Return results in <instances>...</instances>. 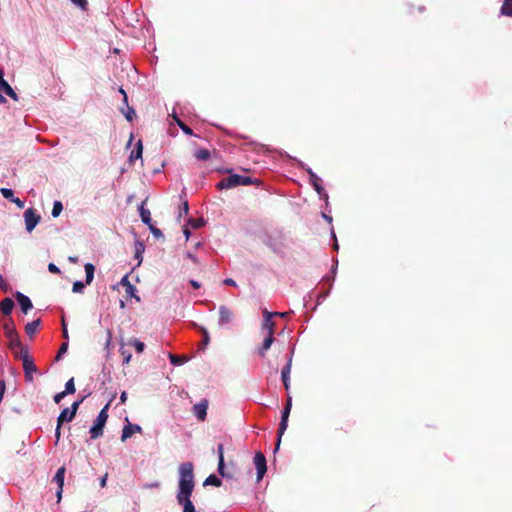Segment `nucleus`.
Returning <instances> with one entry per match:
<instances>
[{"instance_id":"1","label":"nucleus","mask_w":512,"mask_h":512,"mask_svg":"<svg viewBox=\"0 0 512 512\" xmlns=\"http://www.w3.org/2000/svg\"><path fill=\"white\" fill-rule=\"evenodd\" d=\"M179 473L180 479L177 501L179 504L188 503V501H191L190 497L194 489L193 464L191 462L181 464Z\"/></svg>"},{"instance_id":"2","label":"nucleus","mask_w":512,"mask_h":512,"mask_svg":"<svg viewBox=\"0 0 512 512\" xmlns=\"http://www.w3.org/2000/svg\"><path fill=\"white\" fill-rule=\"evenodd\" d=\"M260 180H253L251 177L241 176L237 174H232L226 178H223L220 182L217 183L216 187L219 190L223 189H231L237 186H247L250 184H259Z\"/></svg>"},{"instance_id":"3","label":"nucleus","mask_w":512,"mask_h":512,"mask_svg":"<svg viewBox=\"0 0 512 512\" xmlns=\"http://www.w3.org/2000/svg\"><path fill=\"white\" fill-rule=\"evenodd\" d=\"M4 330L6 337L9 339V348L13 352V354L17 355V349L21 351V349H26L27 347L23 346L19 335L14 327V323L12 319L9 320V322L4 324Z\"/></svg>"},{"instance_id":"4","label":"nucleus","mask_w":512,"mask_h":512,"mask_svg":"<svg viewBox=\"0 0 512 512\" xmlns=\"http://www.w3.org/2000/svg\"><path fill=\"white\" fill-rule=\"evenodd\" d=\"M109 403L106 404L99 412L93 426L90 429L91 439H98L103 435V429L108 419Z\"/></svg>"},{"instance_id":"5","label":"nucleus","mask_w":512,"mask_h":512,"mask_svg":"<svg viewBox=\"0 0 512 512\" xmlns=\"http://www.w3.org/2000/svg\"><path fill=\"white\" fill-rule=\"evenodd\" d=\"M291 408H292V397L288 394L286 405H285L284 410L282 412V417H281V421H280L279 428H278V435H277V442H276L275 451H277L279 449V446H280V443H281V438H282L283 434L285 433V431L287 429L288 418H289V415H290V412H291Z\"/></svg>"},{"instance_id":"6","label":"nucleus","mask_w":512,"mask_h":512,"mask_svg":"<svg viewBox=\"0 0 512 512\" xmlns=\"http://www.w3.org/2000/svg\"><path fill=\"white\" fill-rule=\"evenodd\" d=\"M20 359L22 360L25 379L27 381L31 382L33 380V373H35L37 371V367L34 364L32 357H30V355H29L28 348L21 349Z\"/></svg>"},{"instance_id":"7","label":"nucleus","mask_w":512,"mask_h":512,"mask_svg":"<svg viewBox=\"0 0 512 512\" xmlns=\"http://www.w3.org/2000/svg\"><path fill=\"white\" fill-rule=\"evenodd\" d=\"M41 220V216L36 213L35 209L28 208L24 212L25 228L28 233H31Z\"/></svg>"},{"instance_id":"8","label":"nucleus","mask_w":512,"mask_h":512,"mask_svg":"<svg viewBox=\"0 0 512 512\" xmlns=\"http://www.w3.org/2000/svg\"><path fill=\"white\" fill-rule=\"evenodd\" d=\"M254 464L257 469V481H260L267 471L266 458L262 452L255 453Z\"/></svg>"},{"instance_id":"9","label":"nucleus","mask_w":512,"mask_h":512,"mask_svg":"<svg viewBox=\"0 0 512 512\" xmlns=\"http://www.w3.org/2000/svg\"><path fill=\"white\" fill-rule=\"evenodd\" d=\"M234 314L230 308L225 305L219 307V324L221 326L229 324L233 321Z\"/></svg>"},{"instance_id":"10","label":"nucleus","mask_w":512,"mask_h":512,"mask_svg":"<svg viewBox=\"0 0 512 512\" xmlns=\"http://www.w3.org/2000/svg\"><path fill=\"white\" fill-rule=\"evenodd\" d=\"M207 408L208 400L206 399L201 400L199 403L193 406L194 415L198 418V420L204 421L206 419Z\"/></svg>"},{"instance_id":"11","label":"nucleus","mask_w":512,"mask_h":512,"mask_svg":"<svg viewBox=\"0 0 512 512\" xmlns=\"http://www.w3.org/2000/svg\"><path fill=\"white\" fill-rule=\"evenodd\" d=\"M119 285L125 287L126 296L135 298L136 301L140 302V297L136 295V287L130 283L128 275H125L119 282Z\"/></svg>"},{"instance_id":"12","label":"nucleus","mask_w":512,"mask_h":512,"mask_svg":"<svg viewBox=\"0 0 512 512\" xmlns=\"http://www.w3.org/2000/svg\"><path fill=\"white\" fill-rule=\"evenodd\" d=\"M292 367V358H290L287 364L283 367L281 371V379L285 389L288 391L290 389V372Z\"/></svg>"},{"instance_id":"13","label":"nucleus","mask_w":512,"mask_h":512,"mask_svg":"<svg viewBox=\"0 0 512 512\" xmlns=\"http://www.w3.org/2000/svg\"><path fill=\"white\" fill-rule=\"evenodd\" d=\"M15 297L21 307L23 313H27L32 308V302L28 296L22 294L21 292H17Z\"/></svg>"},{"instance_id":"14","label":"nucleus","mask_w":512,"mask_h":512,"mask_svg":"<svg viewBox=\"0 0 512 512\" xmlns=\"http://www.w3.org/2000/svg\"><path fill=\"white\" fill-rule=\"evenodd\" d=\"M141 427L137 424H131L124 426L122 430V436L121 441H126L128 438H130L134 433L141 432Z\"/></svg>"},{"instance_id":"15","label":"nucleus","mask_w":512,"mask_h":512,"mask_svg":"<svg viewBox=\"0 0 512 512\" xmlns=\"http://www.w3.org/2000/svg\"><path fill=\"white\" fill-rule=\"evenodd\" d=\"M310 180H311V183H312L313 187L315 188L316 192L320 196L324 195L327 198L328 196L325 193L323 186L321 185V179L315 173H313L311 171H310Z\"/></svg>"},{"instance_id":"16","label":"nucleus","mask_w":512,"mask_h":512,"mask_svg":"<svg viewBox=\"0 0 512 512\" xmlns=\"http://www.w3.org/2000/svg\"><path fill=\"white\" fill-rule=\"evenodd\" d=\"M274 340H275L274 339V335H268L267 334L266 338L263 341L262 346L258 349V354L261 357H265L266 352L270 349V347L273 344Z\"/></svg>"},{"instance_id":"17","label":"nucleus","mask_w":512,"mask_h":512,"mask_svg":"<svg viewBox=\"0 0 512 512\" xmlns=\"http://www.w3.org/2000/svg\"><path fill=\"white\" fill-rule=\"evenodd\" d=\"M13 308H14V301L9 297L4 298L0 303V309H1L2 313L6 316L11 314Z\"/></svg>"},{"instance_id":"18","label":"nucleus","mask_w":512,"mask_h":512,"mask_svg":"<svg viewBox=\"0 0 512 512\" xmlns=\"http://www.w3.org/2000/svg\"><path fill=\"white\" fill-rule=\"evenodd\" d=\"M218 452V472L221 476H225L224 474V446L223 444H218L217 446Z\"/></svg>"},{"instance_id":"19","label":"nucleus","mask_w":512,"mask_h":512,"mask_svg":"<svg viewBox=\"0 0 512 512\" xmlns=\"http://www.w3.org/2000/svg\"><path fill=\"white\" fill-rule=\"evenodd\" d=\"M41 324V321L40 319H37V320H34L32 322H29L26 324L25 326V332L26 334L30 337V338H33L37 329L39 328Z\"/></svg>"},{"instance_id":"20","label":"nucleus","mask_w":512,"mask_h":512,"mask_svg":"<svg viewBox=\"0 0 512 512\" xmlns=\"http://www.w3.org/2000/svg\"><path fill=\"white\" fill-rule=\"evenodd\" d=\"M143 153V144L141 140H138L135 149L131 152L129 156V161L133 163L137 159H140L142 157Z\"/></svg>"},{"instance_id":"21","label":"nucleus","mask_w":512,"mask_h":512,"mask_svg":"<svg viewBox=\"0 0 512 512\" xmlns=\"http://www.w3.org/2000/svg\"><path fill=\"white\" fill-rule=\"evenodd\" d=\"M65 472H66V469L64 466H62L57 470V472L53 478V481L57 483L58 487L64 486Z\"/></svg>"},{"instance_id":"22","label":"nucleus","mask_w":512,"mask_h":512,"mask_svg":"<svg viewBox=\"0 0 512 512\" xmlns=\"http://www.w3.org/2000/svg\"><path fill=\"white\" fill-rule=\"evenodd\" d=\"M171 116L174 119V121L177 123V125L181 128V130L186 135H192L193 134L192 129L189 126H187L181 119H179L178 116L175 113H173Z\"/></svg>"},{"instance_id":"23","label":"nucleus","mask_w":512,"mask_h":512,"mask_svg":"<svg viewBox=\"0 0 512 512\" xmlns=\"http://www.w3.org/2000/svg\"><path fill=\"white\" fill-rule=\"evenodd\" d=\"M501 14L512 17V0H504L501 7Z\"/></svg>"},{"instance_id":"24","label":"nucleus","mask_w":512,"mask_h":512,"mask_svg":"<svg viewBox=\"0 0 512 512\" xmlns=\"http://www.w3.org/2000/svg\"><path fill=\"white\" fill-rule=\"evenodd\" d=\"M194 156L198 160L207 161L210 158L211 154H210V151L208 149L202 148V149L197 150L195 152Z\"/></svg>"},{"instance_id":"25","label":"nucleus","mask_w":512,"mask_h":512,"mask_svg":"<svg viewBox=\"0 0 512 512\" xmlns=\"http://www.w3.org/2000/svg\"><path fill=\"white\" fill-rule=\"evenodd\" d=\"M275 323L271 319H265L262 324V329L267 330L268 335H274Z\"/></svg>"},{"instance_id":"26","label":"nucleus","mask_w":512,"mask_h":512,"mask_svg":"<svg viewBox=\"0 0 512 512\" xmlns=\"http://www.w3.org/2000/svg\"><path fill=\"white\" fill-rule=\"evenodd\" d=\"M169 359H170L171 364H173V365H182L183 363H185L187 361L186 356H178V355L171 354V353L169 354Z\"/></svg>"},{"instance_id":"27","label":"nucleus","mask_w":512,"mask_h":512,"mask_svg":"<svg viewBox=\"0 0 512 512\" xmlns=\"http://www.w3.org/2000/svg\"><path fill=\"white\" fill-rule=\"evenodd\" d=\"M140 216H141V219L142 221L147 224L148 226L151 225V213L148 209H145L143 207H141L140 209Z\"/></svg>"},{"instance_id":"28","label":"nucleus","mask_w":512,"mask_h":512,"mask_svg":"<svg viewBox=\"0 0 512 512\" xmlns=\"http://www.w3.org/2000/svg\"><path fill=\"white\" fill-rule=\"evenodd\" d=\"M221 484H222L221 480L215 475L208 476L204 481V485H213V486L219 487V486H221Z\"/></svg>"},{"instance_id":"29","label":"nucleus","mask_w":512,"mask_h":512,"mask_svg":"<svg viewBox=\"0 0 512 512\" xmlns=\"http://www.w3.org/2000/svg\"><path fill=\"white\" fill-rule=\"evenodd\" d=\"M121 111L129 122H131L136 116L135 110L132 107L128 106V104H126V110L121 109Z\"/></svg>"},{"instance_id":"30","label":"nucleus","mask_w":512,"mask_h":512,"mask_svg":"<svg viewBox=\"0 0 512 512\" xmlns=\"http://www.w3.org/2000/svg\"><path fill=\"white\" fill-rule=\"evenodd\" d=\"M82 401H83V399L76 401L71 405V408H69L70 412H69V416H68V421L73 420V418L75 417V415L77 413L78 407Z\"/></svg>"},{"instance_id":"31","label":"nucleus","mask_w":512,"mask_h":512,"mask_svg":"<svg viewBox=\"0 0 512 512\" xmlns=\"http://www.w3.org/2000/svg\"><path fill=\"white\" fill-rule=\"evenodd\" d=\"M62 210H63L62 203L60 201H55L54 204H53V208H52L51 214H52V216L54 218H56V217H58L61 214Z\"/></svg>"},{"instance_id":"32","label":"nucleus","mask_w":512,"mask_h":512,"mask_svg":"<svg viewBox=\"0 0 512 512\" xmlns=\"http://www.w3.org/2000/svg\"><path fill=\"white\" fill-rule=\"evenodd\" d=\"M129 344L133 346L138 353H142L144 351L145 345L138 339L131 340Z\"/></svg>"},{"instance_id":"33","label":"nucleus","mask_w":512,"mask_h":512,"mask_svg":"<svg viewBox=\"0 0 512 512\" xmlns=\"http://www.w3.org/2000/svg\"><path fill=\"white\" fill-rule=\"evenodd\" d=\"M76 389H75V384H74V378H71L69 379L66 384H65V390L63 392H65V394H73L75 393Z\"/></svg>"},{"instance_id":"34","label":"nucleus","mask_w":512,"mask_h":512,"mask_svg":"<svg viewBox=\"0 0 512 512\" xmlns=\"http://www.w3.org/2000/svg\"><path fill=\"white\" fill-rule=\"evenodd\" d=\"M69 412H70L69 408L63 409L61 411L60 415L58 416L57 424L62 425L65 421L69 422L68 421Z\"/></svg>"},{"instance_id":"35","label":"nucleus","mask_w":512,"mask_h":512,"mask_svg":"<svg viewBox=\"0 0 512 512\" xmlns=\"http://www.w3.org/2000/svg\"><path fill=\"white\" fill-rule=\"evenodd\" d=\"M201 332L203 334V339L200 343L201 345V348L202 349H205V347L209 344L210 342V337H209V334H208V331L205 329V328H201Z\"/></svg>"},{"instance_id":"36","label":"nucleus","mask_w":512,"mask_h":512,"mask_svg":"<svg viewBox=\"0 0 512 512\" xmlns=\"http://www.w3.org/2000/svg\"><path fill=\"white\" fill-rule=\"evenodd\" d=\"M0 192L2 194V196L10 201H12V199L15 197L14 196V192L12 189H9V188H1L0 189Z\"/></svg>"},{"instance_id":"37","label":"nucleus","mask_w":512,"mask_h":512,"mask_svg":"<svg viewBox=\"0 0 512 512\" xmlns=\"http://www.w3.org/2000/svg\"><path fill=\"white\" fill-rule=\"evenodd\" d=\"M149 230L151 231V233L156 237V238H164V235L162 233V231L155 227L153 224L149 225Z\"/></svg>"},{"instance_id":"38","label":"nucleus","mask_w":512,"mask_h":512,"mask_svg":"<svg viewBox=\"0 0 512 512\" xmlns=\"http://www.w3.org/2000/svg\"><path fill=\"white\" fill-rule=\"evenodd\" d=\"M67 349H68V342L62 343V345L60 346V348L58 350V353L56 355V360L57 361L60 360L62 355L67 352Z\"/></svg>"},{"instance_id":"39","label":"nucleus","mask_w":512,"mask_h":512,"mask_svg":"<svg viewBox=\"0 0 512 512\" xmlns=\"http://www.w3.org/2000/svg\"><path fill=\"white\" fill-rule=\"evenodd\" d=\"M84 288H85L84 283H82L81 281H76L73 284L72 290L74 293H82Z\"/></svg>"},{"instance_id":"40","label":"nucleus","mask_w":512,"mask_h":512,"mask_svg":"<svg viewBox=\"0 0 512 512\" xmlns=\"http://www.w3.org/2000/svg\"><path fill=\"white\" fill-rule=\"evenodd\" d=\"M76 6L80 7L82 10H87L88 1L87 0H71Z\"/></svg>"},{"instance_id":"41","label":"nucleus","mask_w":512,"mask_h":512,"mask_svg":"<svg viewBox=\"0 0 512 512\" xmlns=\"http://www.w3.org/2000/svg\"><path fill=\"white\" fill-rule=\"evenodd\" d=\"M183 512H195V507L192 501H188V503H183Z\"/></svg>"},{"instance_id":"42","label":"nucleus","mask_w":512,"mask_h":512,"mask_svg":"<svg viewBox=\"0 0 512 512\" xmlns=\"http://www.w3.org/2000/svg\"><path fill=\"white\" fill-rule=\"evenodd\" d=\"M189 223L191 224V226L193 228H199L203 225V220L200 219V218H197V219H190L189 220Z\"/></svg>"},{"instance_id":"43","label":"nucleus","mask_w":512,"mask_h":512,"mask_svg":"<svg viewBox=\"0 0 512 512\" xmlns=\"http://www.w3.org/2000/svg\"><path fill=\"white\" fill-rule=\"evenodd\" d=\"M121 355L123 356V359H124L123 362L128 364L132 357L131 353L126 350L121 349Z\"/></svg>"},{"instance_id":"44","label":"nucleus","mask_w":512,"mask_h":512,"mask_svg":"<svg viewBox=\"0 0 512 512\" xmlns=\"http://www.w3.org/2000/svg\"><path fill=\"white\" fill-rule=\"evenodd\" d=\"M48 270L53 274H60L61 272L60 269L54 263L48 264Z\"/></svg>"},{"instance_id":"45","label":"nucleus","mask_w":512,"mask_h":512,"mask_svg":"<svg viewBox=\"0 0 512 512\" xmlns=\"http://www.w3.org/2000/svg\"><path fill=\"white\" fill-rule=\"evenodd\" d=\"M0 289L4 292L8 291L9 289V285L8 283L4 280V278L2 277V275H0Z\"/></svg>"},{"instance_id":"46","label":"nucleus","mask_w":512,"mask_h":512,"mask_svg":"<svg viewBox=\"0 0 512 512\" xmlns=\"http://www.w3.org/2000/svg\"><path fill=\"white\" fill-rule=\"evenodd\" d=\"M189 212V205H188V202L187 201H184L183 203V207L180 208V211H179V217L182 216V214L184 213L185 215H187Z\"/></svg>"},{"instance_id":"47","label":"nucleus","mask_w":512,"mask_h":512,"mask_svg":"<svg viewBox=\"0 0 512 512\" xmlns=\"http://www.w3.org/2000/svg\"><path fill=\"white\" fill-rule=\"evenodd\" d=\"M66 396L65 392H60V393H57L55 396H54V402L55 403H60L61 400Z\"/></svg>"},{"instance_id":"48","label":"nucleus","mask_w":512,"mask_h":512,"mask_svg":"<svg viewBox=\"0 0 512 512\" xmlns=\"http://www.w3.org/2000/svg\"><path fill=\"white\" fill-rule=\"evenodd\" d=\"M62 334H63L64 339L68 340L69 335H68V330H67V326H66L64 319L62 320Z\"/></svg>"},{"instance_id":"49","label":"nucleus","mask_w":512,"mask_h":512,"mask_svg":"<svg viewBox=\"0 0 512 512\" xmlns=\"http://www.w3.org/2000/svg\"><path fill=\"white\" fill-rule=\"evenodd\" d=\"M11 202L15 203V204L17 205V207H18V208H21V209H22V208L24 207V205H25V204H24V201H22V200H21L20 198H18V197H14V198L12 199V201H11Z\"/></svg>"},{"instance_id":"50","label":"nucleus","mask_w":512,"mask_h":512,"mask_svg":"<svg viewBox=\"0 0 512 512\" xmlns=\"http://www.w3.org/2000/svg\"><path fill=\"white\" fill-rule=\"evenodd\" d=\"M60 437H61V425L57 424L56 429H55L56 444L60 440Z\"/></svg>"},{"instance_id":"51","label":"nucleus","mask_w":512,"mask_h":512,"mask_svg":"<svg viewBox=\"0 0 512 512\" xmlns=\"http://www.w3.org/2000/svg\"><path fill=\"white\" fill-rule=\"evenodd\" d=\"M263 315L265 319H271L274 315H278V312H269L267 310H264Z\"/></svg>"},{"instance_id":"52","label":"nucleus","mask_w":512,"mask_h":512,"mask_svg":"<svg viewBox=\"0 0 512 512\" xmlns=\"http://www.w3.org/2000/svg\"><path fill=\"white\" fill-rule=\"evenodd\" d=\"M86 273V283L90 284L94 278V272H85Z\"/></svg>"},{"instance_id":"53","label":"nucleus","mask_w":512,"mask_h":512,"mask_svg":"<svg viewBox=\"0 0 512 512\" xmlns=\"http://www.w3.org/2000/svg\"><path fill=\"white\" fill-rule=\"evenodd\" d=\"M84 268H85V272H94L95 271V267L92 263H86Z\"/></svg>"},{"instance_id":"54","label":"nucleus","mask_w":512,"mask_h":512,"mask_svg":"<svg viewBox=\"0 0 512 512\" xmlns=\"http://www.w3.org/2000/svg\"><path fill=\"white\" fill-rule=\"evenodd\" d=\"M4 392H5V382L2 380V381H0V402L2 401Z\"/></svg>"},{"instance_id":"55","label":"nucleus","mask_w":512,"mask_h":512,"mask_svg":"<svg viewBox=\"0 0 512 512\" xmlns=\"http://www.w3.org/2000/svg\"><path fill=\"white\" fill-rule=\"evenodd\" d=\"M224 284L229 285V286H235L236 282L231 278H227L224 280Z\"/></svg>"},{"instance_id":"56","label":"nucleus","mask_w":512,"mask_h":512,"mask_svg":"<svg viewBox=\"0 0 512 512\" xmlns=\"http://www.w3.org/2000/svg\"><path fill=\"white\" fill-rule=\"evenodd\" d=\"M62 492H63V487H58V490L56 492V496H57L58 502H60V500L62 498Z\"/></svg>"},{"instance_id":"57","label":"nucleus","mask_w":512,"mask_h":512,"mask_svg":"<svg viewBox=\"0 0 512 512\" xmlns=\"http://www.w3.org/2000/svg\"><path fill=\"white\" fill-rule=\"evenodd\" d=\"M107 477H108V475H107V474H105V475L100 479V486H101L102 488L106 486Z\"/></svg>"},{"instance_id":"58","label":"nucleus","mask_w":512,"mask_h":512,"mask_svg":"<svg viewBox=\"0 0 512 512\" xmlns=\"http://www.w3.org/2000/svg\"><path fill=\"white\" fill-rule=\"evenodd\" d=\"M190 284H191V285H192V287H193V288H195V289H198V288H200V286H201V285H200V283H199V282H197L196 280H191V281H190Z\"/></svg>"},{"instance_id":"59","label":"nucleus","mask_w":512,"mask_h":512,"mask_svg":"<svg viewBox=\"0 0 512 512\" xmlns=\"http://www.w3.org/2000/svg\"><path fill=\"white\" fill-rule=\"evenodd\" d=\"M126 400H127V393L126 392H122L121 396H120L121 403H125Z\"/></svg>"},{"instance_id":"60","label":"nucleus","mask_w":512,"mask_h":512,"mask_svg":"<svg viewBox=\"0 0 512 512\" xmlns=\"http://www.w3.org/2000/svg\"><path fill=\"white\" fill-rule=\"evenodd\" d=\"M143 251V245L139 243V247L136 250V257H139L140 253Z\"/></svg>"},{"instance_id":"61","label":"nucleus","mask_w":512,"mask_h":512,"mask_svg":"<svg viewBox=\"0 0 512 512\" xmlns=\"http://www.w3.org/2000/svg\"><path fill=\"white\" fill-rule=\"evenodd\" d=\"M120 92H121V94H123V97H124V99H123V100H124V103H125V104H127V94H126V92H125L122 88H120Z\"/></svg>"},{"instance_id":"62","label":"nucleus","mask_w":512,"mask_h":512,"mask_svg":"<svg viewBox=\"0 0 512 512\" xmlns=\"http://www.w3.org/2000/svg\"><path fill=\"white\" fill-rule=\"evenodd\" d=\"M183 233L185 234L186 239H188V238H189V236H190V231H189V229L185 227V228L183 229Z\"/></svg>"},{"instance_id":"63","label":"nucleus","mask_w":512,"mask_h":512,"mask_svg":"<svg viewBox=\"0 0 512 512\" xmlns=\"http://www.w3.org/2000/svg\"><path fill=\"white\" fill-rule=\"evenodd\" d=\"M187 257H188L189 259H191L193 262H195V263L197 262L196 257H195L194 255H192L191 253H187Z\"/></svg>"},{"instance_id":"64","label":"nucleus","mask_w":512,"mask_h":512,"mask_svg":"<svg viewBox=\"0 0 512 512\" xmlns=\"http://www.w3.org/2000/svg\"><path fill=\"white\" fill-rule=\"evenodd\" d=\"M6 103V98L0 93V104Z\"/></svg>"}]
</instances>
